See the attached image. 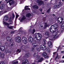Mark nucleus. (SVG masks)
Returning a JSON list of instances; mask_svg holds the SVG:
<instances>
[{
  "label": "nucleus",
  "mask_w": 64,
  "mask_h": 64,
  "mask_svg": "<svg viewBox=\"0 0 64 64\" xmlns=\"http://www.w3.org/2000/svg\"><path fill=\"white\" fill-rule=\"evenodd\" d=\"M1 46V43L0 42V47Z\"/></svg>",
  "instance_id": "nucleus-60"
},
{
  "label": "nucleus",
  "mask_w": 64,
  "mask_h": 64,
  "mask_svg": "<svg viewBox=\"0 0 64 64\" xmlns=\"http://www.w3.org/2000/svg\"><path fill=\"white\" fill-rule=\"evenodd\" d=\"M34 40L32 36H30L29 37V39H28V41L30 43H32Z\"/></svg>",
  "instance_id": "nucleus-9"
},
{
  "label": "nucleus",
  "mask_w": 64,
  "mask_h": 64,
  "mask_svg": "<svg viewBox=\"0 0 64 64\" xmlns=\"http://www.w3.org/2000/svg\"><path fill=\"white\" fill-rule=\"evenodd\" d=\"M32 46L34 47H36V46H37V44L36 43H34L32 44Z\"/></svg>",
  "instance_id": "nucleus-24"
},
{
  "label": "nucleus",
  "mask_w": 64,
  "mask_h": 64,
  "mask_svg": "<svg viewBox=\"0 0 64 64\" xmlns=\"http://www.w3.org/2000/svg\"><path fill=\"white\" fill-rule=\"evenodd\" d=\"M27 9H28V10H30V8H27Z\"/></svg>",
  "instance_id": "nucleus-56"
},
{
  "label": "nucleus",
  "mask_w": 64,
  "mask_h": 64,
  "mask_svg": "<svg viewBox=\"0 0 64 64\" xmlns=\"http://www.w3.org/2000/svg\"><path fill=\"white\" fill-rule=\"evenodd\" d=\"M62 29H64V23H63L62 25L61 26Z\"/></svg>",
  "instance_id": "nucleus-37"
},
{
  "label": "nucleus",
  "mask_w": 64,
  "mask_h": 64,
  "mask_svg": "<svg viewBox=\"0 0 64 64\" xmlns=\"http://www.w3.org/2000/svg\"><path fill=\"white\" fill-rule=\"evenodd\" d=\"M46 35L48 36L49 35V32H46L45 33Z\"/></svg>",
  "instance_id": "nucleus-34"
},
{
  "label": "nucleus",
  "mask_w": 64,
  "mask_h": 64,
  "mask_svg": "<svg viewBox=\"0 0 64 64\" xmlns=\"http://www.w3.org/2000/svg\"><path fill=\"white\" fill-rule=\"evenodd\" d=\"M14 32L15 31L12 32H10V33L11 34H13V33H14Z\"/></svg>",
  "instance_id": "nucleus-49"
},
{
  "label": "nucleus",
  "mask_w": 64,
  "mask_h": 64,
  "mask_svg": "<svg viewBox=\"0 0 64 64\" xmlns=\"http://www.w3.org/2000/svg\"><path fill=\"white\" fill-rule=\"evenodd\" d=\"M8 19V16H6L4 17V21H6Z\"/></svg>",
  "instance_id": "nucleus-16"
},
{
  "label": "nucleus",
  "mask_w": 64,
  "mask_h": 64,
  "mask_svg": "<svg viewBox=\"0 0 64 64\" xmlns=\"http://www.w3.org/2000/svg\"><path fill=\"white\" fill-rule=\"evenodd\" d=\"M6 39L7 40V41H10L11 40V38L9 36H7Z\"/></svg>",
  "instance_id": "nucleus-21"
},
{
  "label": "nucleus",
  "mask_w": 64,
  "mask_h": 64,
  "mask_svg": "<svg viewBox=\"0 0 64 64\" xmlns=\"http://www.w3.org/2000/svg\"><path fill=\"white\" fill-rule=\"evenodd\" d=\"M47 26H48V25H45L44 26V29H45L46 27H47Z\"/></svg>",
  "instance_id": "nucleus-46"
},
{
  "label": "nucleus",
  "mask_w": 64,
  "mask_h": 64,
  "mask_svg": "<svg viewBox=\"0 0 64 64\" xmlns=\"http://www.w3.org/2000/svg\"><path fill=\"white\" fill-rule=\"evenodd\" d=\"M61 62L62 63L64 62V61L63 60H61Z\"/></svg>",
  "instance_id": "nucleus-51"
},
{
  "label": "nucleus",
  "mask_w": 64,
  "mask_h": 64,
  "mask_svg": "<svg viewBox=\"0 0 64 64\" xmlns=\"http://www.w3.org/2000/svg\"><path fill=\"white\" fill-rule=\"evenodd\" d=\"M59 18H60V20H58V22L59 24L62 23V22H64V17H60Z\"/></svg>",
  "instance_id": "nucleus-6"
},
{
  "label": "nucleus",
  "mask_w": 64,
  "mask_h": 64,
  "mask_svg": "<svg viewBox=\"0 0 64 64\" xmlns=\"http://www.w3.org/2000/svg\"><path fill=\"white\" fill-rule=\"evenodd\" d=\"M30 51H34V48H30Z\"/></svg>",
  "instance_id": "nucleus-40"
},
{
  "label": "nucleus",
  "mask_w": 64,
  "mask_h": 64,
  "mask_svg": "<svg viewBox=\"0 0 64 64\" xmlns=\"http://www.w3.org/2000/svg\"><path fill=\"white\" fill-rule=\"evenodd\" d=\"M62 58H64V56H63L62 57Z\"/></svg>",
  "instance_id": "nucleus-64"
},
{
  "label": "nucleus",
  "mask_w": 64,
  "mask_h": 64,
  "mask_svg": "<svg viewBox=\"0 0 64 64\" xmlns=\"http://www.w3.org/2000/svg\"><path fill=\"white\" fill-rule=\"evenodd\" d=\"M28 6H26L24 8L25 10H27V8H28Z\"/></svg>",
  "instance_id": "nucleus-44"
},
{
  "label": "nucleus",
  "mask_w": 64,
  "mask_h": 64,
  "mask_svg": "<svg viewBox=\"0 0 64 64\" xmlns=\"http://www.w3.org/2000/svg\"><path fill=\"white\" fill-rule=\"evenodd\" d=\"M10 46H12L13 45V42L12 41L10 42Z\"/></svg>",
  "instance_id": "nucleus-30"
},
{
  "label": "nucleus",
  "mask_w": 64,
  "mask_h": 64,
  "mask_svg": "<svg viewBox=\"0 0 64 64\" xmlns=\"http://www.w3.org/2000/svg\"><path fill=\"white\" fill-rule=\"evenodd\" d=\"M46 63H48V60H46Z\"/></svg>",
  "instance_id": "nucleus-54"
},
{
  "label": "nucleus",
  "mask_w": 64,
  "mask_h": 64,
  "mask_svg": "<svg viewBox=\"0 0 64 64\" xmlns=\"http://www.w3.org/2000/svg\"><path fill=\"white\" fill-rule=\"evenodd\" d=\"M57 37H58V34H56L53 37L54 38H57Z\"/></svg>",
  "instance_id": "nucleus-36"
},
{
  "label": "nucleus",
  "mask_w": 64,
  "mask_h": 64,
  "mask_svg": "<svg viewBox=\"0 0 64 64\" xmlns=\"http://www.w3.org/2000/svg\"><path fill=\"white\" fill-rule=\"evenodd\" d=\"M26 19V17H25V16H23L22 17V18L20 19V18L19 20H20V21L21 22H22L23 21V20H25Z\"/></svg>",
  "instance_id": "nucleus-15"
},
{
  "label": "nucleus",
  "mask_w": 64,
  "mask_h": 64,
  "mask_svg": "<svg viewBox=\"0 0 64 64\" xmlns=\"http://www.w3.org/2000/svg\"><path fill=\"white\" fill-rule=\"evenodd\" d=\"M15 41L17 43H19L21 41V39L20 37L17 36L15 38Z\"/></svg>",
  "instance_id": "nucleus-5"
},
{
  "label": "nucleus",
  "mask_w": 64,
  "mask_h": 64,
  "mask_svg": "<svg viewBox=\"0 0 64 64\" xmlns=\"http://www.w3.org/2000/svg\"><path fill=\"white\" fill-rule=\"evenodd\" d=\"M2 3V1H1L0 2V4H1Z\"/></svg>",
  "instance_id": "nucleus-63"
},
{
  "label": "nucleus",
  "mask_w": 64,
  "mask_h": 64,
  "mask_svg": "<svg viewBox=\"0 0 64 64\" xmlns=\"http://www.w3.org/2000/svg\"><path fill=\"white\" fill-rule=\"evenodd\" d=\"M56 52H54L53 53V54H56Z\"/></svg>",
  "instance_id": "nucleus-57"
},
{
  "label": "nucleus",
  "mask_w": 64,
  "mask_h": 64,
  "mask_svg": "<svg viewBox=\"0 0 64 64\" xmlns=\"http://www.w3.org/2000/svg\"><path fill=\"white\" fill-rule=\"evenodd\" d=\"M30 56V54L29 53H27L26 54L25 56L26 57H29Z\"/></svg>",
  "instance_id": "nucleus-26"
},
{
  "label": "nucleus",
  "mask_w": 64,
  "mask_h": 64,
  "mask_svg": "<svg viewBox=\"0 0 64 64\" xmlns=\"http://www.w3.org/2000/svg\"><path fill=\"white\" fill-rule=\"evenodd\" d=\"M17 53H20L21 52V50H19V49H18L17 51Z\"/></svg>",
  "instance_id": "nucleus-39"
},
{
  "label": "nucleus",
  "mask_w": 64,
  "mask_h": 64,
  "mask_svg": "<svg viewBox=\"0 0 64 64\" xmlns=\"http://www.w3.org/2000/svg\"><path fill=\"white\" fill-rule=\"evenodd\" d=\"M55 16V14H53V16Z\"/></svg>",
  "instance_id": "nucleus-62"
},
{
  "label": "nucleus",
  "mask_w": 64,
  "mask_h": 64,
  "mask_svg": "<svg viewBox=\"0 0 64 64\" xmlns=\"http://www.w3.org/2000/svg\"><path fill=\"white\" fill-rule=\"evenodd\" d=\"M34 57H37L36 58V59L38 60V62H41L43 60V58H41L40 56L38 55V53L37 52H36V53H34Z\"/></svg>",
  "instance_id": "nucleus-2"
},
{
  "label": "nucleus",
  "mask_w": 64,
  "mask_h": 64,
  "mask_svg": "<svg viewBox=\"0 0 64 64\" xmlns=\"http://www.w3.org/2000/svg\"><path fill=\"white\" fill-rule=\"evenodd\" d=\"M8 32L7 31L5 32H4V34H2V36H4V35H7L8 34Z\"/></svg>",
  "instance_id": "nucleus-28"
},
{
  "label": "nucleus",
  "mask_w": 64,
  "mask_h": 64,
  "mask_svg": "<svg viewBox=\"0 0 64 64\" xmlns=\"http://www.w3.org/2000/svg\"><path fill=\"white\" fill-rule=\"evenodd\" d=\"M10 42H6L5 43V44L7 47H8V46H10Z\"/></svg>",
  "instance_id": "nucleus-22"
},
{
  "label": "nucleus",
  "mask_w": 64,
  "mask_h": 64,
  "mask_svg": "<svg viewBox=\"0 0 64 64\" xmlns=\"http://www.w3.org/2000/svg\"><path fill=\"white\" fill-rule=\"evenodd\" d=\"M44 57L46 59H47V58H49V56H48L46 55V56Z\"/></svg>",
  "instance_id": "nucleus-45"
},
{
  "label": "nucleus",
  "mask_w": 64,
  "mask_h": 64,
  "mask_svg": "<svg viewBox=\"0 0 64 64\" xmlns=\"http://www.w3.org/2000/svg\"><path fill=\"white\" fill-rule=\"evenodd\" d=\"M24 3V0H20V4H22V3Z\"/></svg>",
  "instance_id": "nucleus-42"
},
{
  "label": "nucleus",
  "mask_w": 64,
  "mask_h": 64,
  "mask_svg": "<svg viewBox=\"0 0 64 64\" xmlns=\"http://www.w3.org/2000/svg\"><path fill=\"white\" fill-rule=\"evenodd\" d=\"M43 42L44 45H45V44H46V42H45V41H44Z\"/></svg>",
  "instance_id": "nucleus-53"
},
{
  "label": "nucleus",
  "mask_w": 64,
  "mask_h": 64,
  "mask_svg": "<svg viewBox=\"0 0 64 64\" xmlns=\"http://www.w3.org/2000/svg\"><path fill=\"white\" fill-rule=\"evenodd\" d=\"M22 42L24 44H26L27 43V40L26 38L24 37L22 38Z\"/></svg>",
  "instance_id": "nucleus-8"
},
{
  "label": "nucleus",
  "mask_w": 64,
  "mask_h": 64,
  "mask_svg": "<svg viewBox=\"0 0 64 64\" xmlns=\"http://www.w3.org/2000/svg\"><path fill=\"white\" fill-rule=\"evenodd\" d=\"M0 64H5V62H2Z\"/></svg>",
  "instance_id": "nucleus-47"
},
{
  "label": "nucleus",
  "mask_w": 64,
  "mask_h": 64,
  "mask_svg": "<svg viewBox=\"0 0 64 64\" xmlns=\"http://www.w3.org/2000/svg\"><path fill=\"white\" fill-rule=\"evenodd\" d=\"M52 27H53V28L54 30H55V31H57L58 27V24H55L53 25H52L51 28H50V30H52Z\"/></svg>",
  "instance_id": "nucleus-3"
},
{
  "label": "nucleus",
  "mask_w": 64,
  "mask_h": 64,
  "mask_svg": "<svg viewBox=\"0 0 64 64\" xmlns=\"http://www.w3.org/2000/svg\"><path fill=\"white\" fill-rule=\"evenodd\" d=\"M12 17H10V18H12V20H13V19L14 18H15V15L14 14H12Z\"/></svg>",
  "instance_id": "nucleus-33"
},
{
  "label": "nucleus",
  "mask_w": 64,
  "mask_h": 64,
  "mask_svg": "<svg viewBox=\"0 0 64 64\" xmlns=\"http://www.w3.org/2000/svg\"><path fill=\"white\" fill-rule=\"evenodd\" d=\"M5 7V5L4 4H1L0 6V9L1 10H3Z\"/></svg>",
  "instance_id": "nucleus-13"
},
{
  "label": "nucleus",
  "mask_w": 64,
  "mask_h": 64,
  "mask_svg": "<svg viewBox=\"0 0 64 64\" xmlns=\"http://www.w3.org/2000/svg\"><path fill=\"white\" fill-rule=\"evenodd\" d=\"M39 11H40V12H42V9L40 8L39 9Z\"/></svg>",
  "instance_id": "nucleus-50"
},
{
  "label": "nucleus",
  "mask_w": 64,
  "mask_h": 64,
  "mask_svg": "<svg viewBox=\"0 0 64 64\" xmlns=\"http://www.w3.org/2000/svg\"><path fill=\"white\" fill-rule=\"evenodd\" d=\"M5 56V54H4V53H2L1 55V57L2 58H3L4 57V56Z\"/></svg>",
  "instance_id": "nucleus-38"
},
{
  "label": "nucleus",
  "mask_w": 64,
  "mask_h": 64,
  "mask_svg": "<svg viewBox=\"0 0 64 64\" xmlns=\"http://www.w3.org/2000/svg\"><path fill=\"white\" fill-rule=\"evenodd\" d=\"M33 7L35 9H38L39 8V7L38 6L36 5H34Z\"/></svg>",
  "instance_id": "nucleus-19"
},
{
  "label": "nucleus",
  "mask_w": 64,
  "mask_h": 64,
  "mask_svg": "<svg viewBox=\"0 0 64 64\" xmlns=\"http://www.w3.org/2000/svg\"><path fill=\"white\" fill-rule=\"evenodd\" d=\"M14 3H15V1H13L11 2V3L10 2L9 4L10 5H11L12 4H14Z\"/></svg>",
  "instance_id": "nucleus-31"
},
{
  "label": "nucleus",
  "mask_w": 64,
  "mask_h": 64,
  "mask_svg": "<svg viewBox=\"0 0 64 64\" xmlns=\"http://www.w3.org/2000/svg\"><path fill=\"white\" fill-rule=\"evenodd\" d=\"M47 44L48 46H49L50 48H52V44L51 42H48Z\"/></svg>",
  "instance_id": "nucleus-14"
},
{
  "label": "nucleus",
  "mask_w": 64,
  "mask_h": 64,
  "mask_svg": "<svg viewBox=\"0 0 64 64\" xmlns=\"http://www.w3.org/2000/svg\"><path fill=\"white\" fill-rule=\"evenodd\" d=\"M12 18H10V19L9 20V21L10 22V24H13V21H12Z\"/></svg>",
  "instance_id": "nucleus-18"
},
{
  "label": "nucleus",
  "mask_w": 64,
  "mask_h": 64,
  "mask_svg": "<svg viewBox=\"0 0 64 64\" xmlns=\"http://www.w3.org/2000/svg\"><path fill=\"white\" fill-rule=\"evenodd\" d=\"M31 14L30 13L28 14H26V16L28 18H30L31 17Z\"/></svg>",
  "instance_id": "nucleus-23"
},
{
  "label": "nucleus",
  "mask_w": 64,
  "mask_h": 64,
  "mask_svg": "<svg viewBox=\"0 0 64 64\" xmlns=\"http://www.w3.org/2000/svg\"><path fill=\"white\" fill-rule=\"evenodd\" d=\"M46 50V52H48V53H50V49L48 48H47Z\"/></svg>",
  "instance_id": "nucleus-20"
},
{
  "label": "nucleus",
  "mask_w": 64,
  "mask_h": 64,
  "mask_svg": "<svg viewBox=\"0 0 64 64\" xmlns=\"http://www.w3.org/2000/svg\"><path fill=\"white\" fill-rule=\"evenodd\" d=\"M50 32H52V33H54L56 31H54L53 30H50Z\"/></svg>",
  "instance_id": "nucleus-41"
},
{
  "label": "nucleus",
  "mask_w": 64,
  "mask_h": 64,
  "mask_svg": "<svg viewBox=\"0 0 64 64\" xmlns=\"http://www.w3.org/2000/svg\"><path fill=\"white\" fill-rule=\"evenodd\" d=\"M22 28H20L18 30V32L20 33H22V32H23V30H22Z\"/></svg>",
  "instance_id": "nucleus-27"
},
{
  "label": "nucleus",
  "mask_w": 64,
  "mask_h": 64,
  "mask_svg": "<svg viewBox=\"0 0 64 64\" xmlns=\"http://www.w3.org/2000/svg\"><path fill=\"white\" fill-rule=\"evenodd\" d=\"M51 8H50L47 11V12L48 13H49L51 12Z\"/></svg>",
  "instance_id": "nucleus-29"
},
{
  "label": "nucleus",
  "mask_w": 64,
  "mask_h": 64,
  "mask_svg": "<svg viewBox=\"0 0 64 64\" xmlns=\"http://www.w3.org/2000/svg\"><path fill=\"white\" fill-rule=\"evenodd\" d=\"M58 56H59L58 55L56 56V57L55 58V60H56V61H57V60H58V59H59V58H58Z\"/></svg>",
  "instance_id": "nucleus-32"
},
{
  "label": "nucleus",
  "mask_w": 64,
  "mask_h": 64,
  "mask_svg": "<svg viewBox=\"0 0 64 64\" xmlns=\"http://www.w3.org/2000/svg\"><path fill=\"white\" fill-rule=\"evenodd\" d=\"M42 36L40 33H36L34 34V38L38 41H40L42 38Z\"/></svg>",
  "instance_id": "nucleus-1"
},
{
  "label": "nucleus",
  "mask_w": 64,
  "mask_h": 64,
  "mask_svg": "<svg viewBox=\"0 0 64 64\" xmlns=\"http://www.w3.org/2000/svg\"><path fill=\"white\" fill-rule=\"evenodd\" d=\"M47 55V53L46 52H43V53L42 54V56L44 57H46V56Z\"/></svg>",
  "instance_id": "nucleus-17"
},
{
  "label": "nucleus",
  "mask_w": 64,
  "mask_h": 64,
  "mask_svg": "<svg viewBox=\"0 0 64 64\" xmlns=\"http://www.w3.org/2000/svg\"><path fill=\"white\" fill-rule=\"evenodd\" d=\"M0 49L2 51H4L5 50V47L4 46H1Z\"/></svg>",
  "instance_id": "nucleus-25"
},
{
  "label": "nucleus",
  "mask_w": 64,
  "mask_h": 64,
  "mask_svg": "<svg viewBox=\"0 0 64 64\" xmlns=\"http://www.w3.org/2000/svg\"><path fill=\"white\" fill-rule=\"evenodd\" d=\"M64 51H62L61 52L62 53H64Z\"/></svg>",
  "instance_id": "nucleus-59"
},
{
  "label": "nucleus",
  "mask_w": 64,
  "mask_h": 64,
  "mask_svg": "<svg viewBox=\"0 0 64 64\" xmlns=\"http://www.w3.org/2000/svg\"><path fill=\"white\" fill-rule=\"evenodd\" d=\"M7 12V11H6L4 12V13H6Z\"/></svg>",
  "instance_id": "nucleus-55"
},
{
  "label": "nucleus",
  "mask_w": 64,
  "mask_h": 64,
  "mask_svg": "<svg viewBox=\"0 0 64 64\" xmlns=\"http://www.w3.org/2000/svg\"><path fill=\"white\" fill-rule=\"evenodd\" d=\"M28 60L26 59H24L22 61V64H28L27 62H28Z\"/></svg>",
  "instance_id": "nucleus-12"
},
{
  "label": "nucleus",
  "mask_w": 64,
  "mask_h": 64,
  "mask_svg": "<svg viewBox=\"0 0 64 64\" xmlns=\"http://www.w3.org/2000/svg\"><path fill=\"white\" fill-rule=\"evenodd\" d=\"M19 16V15H16V18H18V17Z\"/></svg>",
  "instance_id": "nucleus-52"
},
{
  "label": "nucleus",
  "mask_w": 64,
  "mask_h": 64,
  "mask_svg": "<svg viewBox=\"0 0 64 64\" xmlns=\"http://www.w3.org/2000/svg\"><path fill=\"white\" fill-rule=\"evenodd\" d=\"M3 24L4 25H7V27L8 28L10 29H13V28H14V26H9V24L8 23H7L6 22H3Z\"/></svg>",
  "instance_id": "nucleus-4"
},
{
  "label": "nucleus",
  "mask_w": 64,
  "mask_h": 64,
  "mask_svg": "<svg viewBox=\"0 0 64 64\" xmlns=\"http://www.w3.org/2000/svg\"><path fill=\"white\" fill-rule=\"evenodd\" d=\"M35 32V29H34L32 30V34H34Z\"/></svg>",
  "instance_id": "nucleus-43"
},
{
  "label": "nucleus",
  "mask_w": 64,
  "mask_h": 64,
  "mask_svg": "<svg viewBox=\"0 0 64 64\" xmlns=\"http://www.w3.org/2000/svg\"><path fill=\"white\" fill-rule=\"evenodd\" d=\"M62 5V3L61 2H59L56 4V5L55 6V8H59L60 7H61Z\"/></svg>",
  "instance_id": "nucleus-7"
},
{
  "label": "nucleus",
  "mask_w": 64,
  "mask_h": 64,
  "mask_svg": "<svg viewBox=\"0 0 64 64\" xmlns=\"http://www.w3.org/2000/svg\"><path fill=\"white\" fill-rule=\"evenodd\" d=\"M6 53H8V52H9V50H8L6 49Z\"/></svg>",
  "instance_id": "nucleus-48"
},
{
  "label": "nucleus",
  "mask_w": 64,
  "mask_h": 64,
  "mask_svg": "<svg viewBox=\"0 0 64 64\" xmlns=\"http://www.w3.org/2000/svg\"><path fill=\"white\" fill-rule=\"evenodd\" d=\"M35 50H36L37 51H38V52H40V49L38 48H35Z\"/></svg>",
  "instance_id": "nucleus-35"
},
{
  "label": "nucleus",
  "mask_w": 64,
  "mask_h": 64,
  "mask_svg": "<svg viewBox=\"0 0 64 64\" xmlns=\"http://www.w3.org/2000/svg\"><path fill=\"white\" fill-rule=\"evenodd\" d=\"M40 47L41 49H42V50H46V46L43 45H40Z\"/></svg>",
  "instance_id": "nucleus-10"
},
{
  "label": "nucleus",
  "mask_w": 64,
  "mask_h": 64,
  "mask_svg": "<svg viewBox=\"0 0 64 64\" xmlns=\"http://www.w3.org/2000/svg\"><path fill=\"white\" fill-rule=\"evenodd\" d=\"M37 3H38L39 5H41L44 4L43 1L42 0H38L37 2Z\"/></svg>",
  "instance_id": "nucleus-11"
},
{
  "label": "nucleus",
  "mask_w": 64,
  "mask_h": 64,
  "mask_svg": "<svg viewBox=\"0 0 64 64\" xmlns=\"http://www.w3.org/2000/svg\"><path fill=\"white\" fill-rule=\"evenodd\" d=\"M13 0H10L9 1V2H11V1H13Z\"/></svg>",
  "instance_id": "nucleus-61"
},
{
  "label": "nucleus",
  "mask_w": 64,
  "mask_h": 64,
  "mask_svg": "<svg viewBox=\"0 0 64 64\" xmlns=\"http://www.w3.org/2000/svg\"><path fill=\"white\" fill-rule=\"evenodd\" d=\"M25 48V46H22V48Z\"/></svg>",
  "instance_id": "nucleus-58"
}]
</instances>
